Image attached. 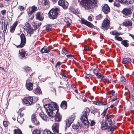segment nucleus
Segmentation results:
<instances>
[{"label":"nucleus","instance_id":"1","mask_svg":"<svg viewBox=\"0 0 134 134\" xmlns=\"http://www.w3.org/2000/svg\"><path fill=\"white\" fill-rule=\"evenodd\" d=\"M113 116L111 113L109 114H107L106 115V119L105 121V124L103 125V124L102 121L100 122L101 125V128L102 130H104L110 128V130L111 131H114L115 128L114 127H111L113 125V122L112 120L113 118Z\"/></svg>","mask_w":134,"mask_h":134},{"label":"nucleus","instance_id":"2","mask_svg":"<svg viewBox=\"0 0 134 134\" xmlns=\"http://www.w3.org/2000/svg\"><path fill=\"white\" fill-rule=\"evenodd\" d=\"M96 0H81L80 4L87 10L92 9L97 7Z\"/></svg>","mask_w":134,"mask_h":134},{"label":"nucleus","instance_id":"3","mask_svg":"<svg viewBox=\"0 0 134 134\" xmlns=\"http://www.w3.org/2000/svg\"><path fill=\"white\" fill-rule=\"evenodd\" d=\"M58 107L57 104L54 102L51 103L50 104H46L44 106L48 116H52L54 115V113H53V115H50L53 110Z\"/></svg>","mask_w":134,"mask_h":134},{"label":"nucleus","instance_id":"4","mask_svg":"<svg viewBox=\"0 0 134 134\" xmlns=\"http://www.w3.org/2000/svg\"><path fill=\"white\" fill-rule=\"evenodd\" d=\"M58 107L57 108V109H55L52 111L50 115H52L53 114V112L54 113V115L52 116H49L51 117H55V120L56 121L59 122L61 121L62 119V116L60 115V114L58 112L59 111V109H58Z\"/></svg>","mask_w":134,"mask_h":134},{"label":"nucleus","instance_id":"5","mask_svg":"<svg viewBox=\"0 0 134 134\" xmlns=\"http://www.w3.org/2000/svg\"><path fill=\"white\" fill-rule=\"evenodd\" d=\"M23 104L26 106L31 105L34 104L33 97L31 96L25 97L23 100Z\"/></svg>","mask_w":134,"mask_h":134},{"label":"nucleus","instance_id":"6","mask_svg":"<svg viewBox=\"0 0 134 134\" xmlns=\"http://www.w3.org/2000/svg\"><path fill=\"white\" fill-rule=\"evenodd\" d=\"M87 114V111L85 110L83 111L80 119L82 122L86 125H88L89 124V122L88 120Z\"/></svg>","mask_w":134,"mask_h":134},{"label":"nucleus","instance_id":"7","mask_svg":"<svg viewBox=\"0 0 134 134\" xmlns=\"http://www.w3.org/2000/svg\"><path fill=\"white\" fill-rule=\"evenodd\" d=\"M58 15V13L57 11L54 9H51L48 14L49 18L52 19H56Z\"/></svg>","mask_w":134,"mask_h":134},{"label":"nucleus","instance_id":"8","mask_svg":"<svg viewBox=\"0 0 134 134\" xmlns=\"http://www.w3.org/2000/svg\"><path fill=\"white\" fill-rule=\"evenodd\" d=\"M24 27V29H26L27 34H30V36H31V35L33 34L34 33V31L35 30V28L34 29L31 27L30 24L27 22L25 23Z\"/></svg>","mask_w":134,"mask_h":134},{"label":"nucleus","instance_id":"9","mask_svg":"<svg viewBox=\"0 0 134 134\" xmlns=\"http://www.w3.org/2000/svg\"><path fill=\"white\" fill-rule=\"evenodd\" d=\"M21 43L20 44L16 46L17 48H20L23 47L25 45L26 42V39L24 35L21 34L20 36Z\"/></svg>","mask_w":134,"mask_h":134},{"label":"nucleus","instance_id":"10","mask_svg":"<svg viewBox=\"0 0 134 134\" xmlns=\"http://www.w3.org/2000/svg\"><path fill=\"white\" fill-rule=\"evenodd\" d=\"M110 23L109 20L107 18L105 19L102 24V28L104 30H106L109 28Z\"/></svg>","mask_w":134,"mask_h":134},{"label":"nucleus","instance_id":"11","mask_svg":"<svg viewBox=\"0 0 134 134\" xmlns=\"http://www.w3.org/2000/svg\"><path fill=\"white\" fill-rule=\"evenodd\" d=\"M59 124L58 123H54L52 126V129L54 134H58L59 132Z\"/></svg>","mask_w":134,"mask_h":134},{"label":"nucleus","instance_id":"12","mask_svg":"<svg viewBox=\"0 0 134 134\" xmlns=\"http://www.w3.org/2000/svg\"><path fill=\"white\" fill-rule=\"evenodd\" d=\"M122 13L124 17L128 16L131 14V10L130 8H125L122 10Z\"/></svg>","mask_w":134,"mask_h":134},{"label":"nucleus","instance_id":"13","mask_svg":"<svg viewBox=\"0 0 134 134\" xmlns=\"http://www.w3.org/2000/svg\"><path fill=\"white\" fill-rule=\"evenodd\" d=\"M59 5L61 6L64 9H66L68 5V2L65 0H59L58 2Z\"/></svg>","mask_w":134,"mask_h":134},{"label":"nucleus","instance_id":"14","mask_svg":"<svg viewBox=\"0 0 134 134\" xmlns=\"http://www.w3.org/2000/svg\"><path fill=\"white\" fill-rule=\"evenodd\" d=\"M81 24L85 25L90 28H93L95 27L91 23L83 19H81Z\"/></svg>","mask_w":134,"mask_h":134},{"label":"nucleus","instance_id":"15","mask_svg":"<svg viewBox=\"0 0 134 134\" xmlns=\"http://www.w3.org/2000/svg\"><path fill=\"white\" fill-rule=\"evenodd\" d=\"M75 116L74 115H72L70 116L68 119L66 121V124L67 126L69 127L71 125V123L74 121L75 119Z\"/></svg>","mask_w":134,"mask_h":134},{"label":"nucleus","instance_id":"16","mask_svg":"<svg viewBox=\"0 0 134 134\" xmlns=\"http://www.w3.org/2000/svg\"><path fill=\"white\" fill-rule=\"evenodd\" d=\"M31 121L33 124L36 125H38L40 122L37 119L36 115L33 114L31 116Z\"/></svg>","mask_w":134,"mask_h":134},{"label":"nucleus","instance_id":"17","mask_svg":"<svg viewBox=\"0 0 134 134\" xmlns=\"http://www.w3.org/2000/svg\"><path fill=\"white\" fill-rule=\"evenodd\" d=\"M19 57L20 59H22L23 58L24 59H26V57H25L26 54V52L22 49L20 50L19 51Z\"/></svg>","mask_w":134,"mask_h":134},{"label":"nucleus","instance_id":"18","mask_svg":"<svg viewBox=\"0 0 134 134\" xmlns=\"http://www.w3.org/2000/svg\"><path fill=\"white\" fill-rule=\"evenodd\" d=\"M102 10L105 14H107L110 12V8L108 5L105 4L102 8Z\"/></svg>","mask_w":134,"mask_h":134},{"label":"nucleus","instance_id":"19","mask_svg":"<svg viewBox=\"0 0 134 134\" xmlns=\"http://www.w3.org/2000/svg\"><path fill=\"white\" fill-rule=\"evenodd\" d=\"M36 16V18L42 21L43 19V13L41 12H38Z\"/></svg>","mask_w":134,"mask_h":134},{"label":"nucleus","instance_id":"20","mask_svg":"<svg viewBox=\"0 0 134 134\" xmlns=\"http://www.w3.org/2000/svg\"><path fill=\"white\" fill-rule=\"evenodd\" d=\"M123 24L124 25L126 26H129L132 25V23L131 20L126 19L123 23Z\"/></svg>","mask_w":134,"mask_h":134},{"label":"nucleus","instance_id":"21","mask_svg":"<svg viewBox=\"0 0 134 134\" xmlns=\"http://www.w3.org/2000/svg\"><path fill=\"white\" fill-rule=\"evenodd\" d=\"M33 85L32 83L30 82H27L26 84V88L29 91L32 90L33 88Z\"/></svg>","mask_w":134,"mask_h":134},{"label":"nucleus","instance_id":"22","mask_svg":"<svg viewBox=\"0 0 134 134\" xmlns=\"http://www.w3.org/2000/svg\"><path fill=\"white\" fill-rule=\"evenodd\" d=\"M33 92L34 93L37 95H39L42 93L39 87H37L36 88L34 89L33 91Z\"/></svg>","mask_w":134,"mask_h":134},{"label":"nucleus","instance_id":"23","mask_svg":"<svg viewBox=\"0 0 134 134\" xmlns=\"http://www.w3.org/2000/svg\"><path fill=\"white\" fill-rule=\"evenodd\" d=\"M37 8V7L34 5L32 6L31 7V10H29L28 12L29 15H31L34 13L36 11Z\"/></svg>","mask_w":134,"mask_h":134},{"label":"nucleus","instance_id":"24","mask_svg":"<svg viewBox=\"0 0 134 134\" xmlns=\"http://www.w3.org/2000/svg\"><path fill=\"white\" fill-rule=\"evenodd\" d=\"M64 21L66 23V26L68 27L70 25V23H71V20L68 17H65L64 19Z\"/></svg>","mask_w":134,"mask_h":134},{"label":"nucleus","instance_id":"25","mask_svg":"<svg viewBox=\"0 0 134 134\" xmlns=\"http://www.w3.org/2000/svg\"><path fill=\"white\" fill-rule=\"evenodd\" d=\"M17 25L16 22H15L13 25L12 26L10 27V31L12 33H13L15 29V27Z\"/></svg>","mask_w":134,"mask_h":134},{"label":"nucleus","instance_id":"26","mask_svg":"<svg viewBox=\"0 0 134 134\" xmlns=\"http://www.w3.org/2000/svg\"><path fill=\"white\" fill-rule=\"evenodd\" d=\"M131 59L129 58H124L122 61V63L124 64H127L129 63Z\"/></svg>","mask_w":134,"mask_h":134},{"label":"nucleus","instance_id":"27","mask_svg":"<svg viewBox=\"0 0 134 134\" xmlns=\"http://www.w3.org/2000/svg\"><path fill=\"white\" fill-rule=\"evenodd\" d=\"M60 106L63 109H65L67 108V103L65 101H63L61 103Z\"/></svg>","mask_w":134,"mask_h":134},{"label":"nucleus","instance_id":"28","mask_svg":"<svg viewBox=\"0 0 134 134\" xmlns=\"http://www.w3.org/2000/svg\"><path fill=\"white\" fill-rule=\"evenodd\" d=\"M40 51L42 53H48L50 51L49 49L45 47H44L41 49Z\"/></svg>","mask_w":134,"mask_h":134},{"label":"nucleus","instance_id":"29","mask_svg":"<svg viewBox=\"0 0 134 134\" xmlns=\"http://www.w3.org/2000/svg\"><path fill=\"white\" fill-rule=\"evenodd\" d=\"M40 115L41 117L43 120L45 121L47 120V116L45 114L43 113H40Z\"/></svg>","mask_w":134,"mask_h":134},{"label":"nucleus","instance_id":"30","mask_svg":"<svg viewBox=\"0 0 134 134\" xmlns=\"http://www.w3.org/2000/svg\"><path fill=\"white\" fill-rule=\"evenodd\" d=\"M41 24V23L40 22H36V23H33L32 24L33 26H35V29L34 30H36L37 26L38 27H39L40 26Z\"/></svg>","mask_w":134,"mask_h":134},{"label":"nucleus","instance_id":"31","mask_svg":"<svg viewBox=\"0 0 134 134\" xmlns=\"http://www.w3.org/2000/svg\"><path fill=\"white\" fill-rule=\"evenodd\" d=\"M127 40H124L121 42V43L125 47H127L129 45V44L127 43Z\"/></svg>","mask_w":134,"mask_h":134},{"label":"nucleus","instance_id":"32","mask_svg":"<svg viewBox=\"0 0 134 134\" xmlns=\"http://www.w3.org/2000/svg\"><path fill=\"white\" fill-rule=\"evenodd\" d=\"M14 134H23L22 133L19 129H15L14 130Z\"/></svg>","mask_w":134,"mask_h":134},{"label":"nucleus","instance_id":"33","mask_svg":"<svg viewBox=\"0 0 134 134\" xmlns=\"http://www.w3.org/2000/svg\"><path fill=\"white\" fill-rule=\"evenodd\" d=\"M24 69L25 71L27 72H31V71L30 68L28 66H25L24 67Z\"/></svg>","mask_w":134,"mask_h":134},{"label":"nucleus","instance_id":"34","mask_svg":"<svg viewBox=\"0 0 134 134\" xmlns=\"http://www.w3.org/2000/svg\"><path fill=\"white\" fill-rule=\"evenodd\" d=\"M133 0H126L125 1L124 3L125 4L128 5L133 3Z\"/></svg>","mask_w":134,"mask_h":134},{"label":"nucleus","instance_id":"35","mask_svg":"<svg viewBox=\"0 0 134 134\" xmlns=\"http://www.w3.org/2000/svg\"><path fill=\"white\" fill-rule=\"evenodd\" d=\"M17 120L19 123L20 124H22L24 121V119L23 118L19 117V116H18Z\"/></svg>","mask_w":134,"mask_h":134},{"label":"nucleus","instance_id":"36","mask_svg":"<svg viewBox=\"0 0 134 134\" xmlns=\"http://www.w3.org/2000/svg\"><path fill=\"white\" fill-rule=\"evenodd\" d=\"M43 134H54L49 130H45L43 132Z\"/></svg>","mask_w":134,"mask_h":134},{"label":"nucleus","instance_id":"37","mask_svg":"<svg viewBox=\"0 0 134 134\" xmlns=\"http://www.w3.org/2000/svg\"><path fill=\"white\" fill-rule=\"evenodd\" d=\"M32 134H41L40 130H35L32 132Z\"/></svg>","mask_w":134,"mask_h":134},{"label":"nucleus","instance_id":"38","mask_svg":"<svg viewBox=\"0 0 134 134\" xmlns=\"http://www.w3.org/2000/svg\"><path fill=\"white\" fill-rule=\"evenodd\" d=\"M114 38L115 40L119 41H121L122 40L121 37L118 36H115L114 37Z\"/></svg>","mask_w":134,"mask_h":134},{"label":"nucleus","instance_id":"39","mask_svg":"<svg viewBox=\"0 0 134 134\" xmlns=\"http://www.w3.org/2000/svg\"><path fill=\"white\" fill-rule=\"evenodd\" d=\"M42 3L44 5H48L49 4L48 0H42Z\"/></svg>","mask_w":134,"mask_h":134},{"label":"nucleus","instance_id":"40","mask_svg":"<svg viewBox=\"0 0 134 134\" xmlns=\"http://www.w3.org/2000/svg\"><path fill=\"white\" fill-rule=\"evenodd\" d=\"M112 35H116V36L120 35V33L116 31H112Z\"/></svg>","mask_w":134,"mask_h":134},{"label":"nucleus","instance_id":"41","mask_svg":"<svg viewBox=\"0 0 134 134\" xmlns=\"http://www.w3.org/2000/svg\"><path fill=\"white\" fill-rule=\"evenodd\" d=\"M101 81H102L103 82L106 83L107 82L108 83H109V79L107 78H104L102 79L101 80Z\"/></svg>","mask_w":134,"mask_h":134},{"label":"nucleus","instance_id":"42","mask_svg":"<svg viewBox=\"0 0 134 134\" xmlns=\"http://www.w3.org/2000/svg\"><path fill=\"white\" fill-rule=\"evenodd\" d=\"M52 27L50 26H46V30L47 32L49 31L51 29Z\"/></svg>","mask_w":134,"mask_h":134},{"label":"nucleus","instance_id":"43","mask_svg":"<svg viewBox=\"0 0 134 134\" xmlns=\"http://www.w3.org/2000/svg\"><path fill=\"white\" fill-rule=\"evenodd\" d=\"M67 51L65 49H63L62 50V53L63 55H65L67 53Z\"/></svg>","mask_w":134,"mask_h":134},{"label":"nucleus","instance_id":"44","mask_svg":"<svg viewBox=\"0 0 134 134\" xmlns=\"http://www.w3.org/2000/svg\"><path fill=\"white\" fill-rule=\"evenodd\" d=\"M108 108H107L101 114V115H102L103 118H104L105 115L106 114L107 112V111Z\"/></svg>","mask_w":134,"mask_h":134},{"label":"nucleus","instance_id":"45","mask_svg":"<svg viewBox=\"0 0 134 134\" xmlns=\"http://www.w3.org/2000/svg\"><path fill=\"white\" fill-rule=\"evenodd\" d=\"M102 18V16L101 14H100L96 17V19L97 20H99L101 19Z\"/></svg>","mask_w":134,"mask_h":134},{"label":"nucleus","instance_id":"46","mask_svg":"<svg viewBox=\"0 0 134 134\" xmlns=\"http://www.w3.org/2000/svg\"><path fill=\"white\" fill-rule=\"evenodd\" d=\"M9 122L8 121H4L3 124L5 127H7L8 125Z\"/></svg>","mask_w":134,"mask_h":134},{"label":"nucleus","instance_id":"47","mask_svg":"<svg viewBox=\"0 0 134 134\" xmlns=\"http://www.w3.org/2000/svg\"><path fill=\"white\" fill-rule=\"evenodd\" d=\"M109 94H111L112 96H113L115 93V91L114 90H112L109 92Z\"/></svg>","mask_w":134,"mask_h":134},{"label":"nucleus","instance_id":"48","mask_svg":"<svg viewBox=\"0 0 134 134\" xmlns=\"http://www.w3.org/2000/svg\"><path fill=\"white\" fill-rule=\"evenodd\" d=\"M120 79L121 81L123 82H125L126 81V80L125 79V77H124L122 76H121Z\"/></svg>","mask_w":134,"mask_h":134},{"label":"nucleus","instance_id":"49","mask_svg":"<svg viewBox=\"0 0 134 134\" xmlns=\"http://www.w3.org/2000/svg\"><path fill=\"white\" fill-rule=\"evenodd\" d=\"M93 72L95 75H96L99 72V71L97 69H94Z\"/></svg>","mask_w":134,"mask_h":134},{"label":"nucleus","instance_id":"50","mask_svg":"<svg viewBox=\"0 0 134 134\" xmlns=\"http://www.w3.org/2000/svg\"><path fill=\"white\" fill-rule=\"evenodd\" d=\"M72 128L74 129H77L78 128L79 126L78 125H72Z\"/></svg>","mask_w":134,"mask_h":134},{"label":"nucleus","instance_id":"51","mask_svg":"<svg viewBox=\"0 0 134 134\" xmlns=\"http://www.w3.org/2000/svg\"><path fill=\"white\" fill-rule=\"evenodd\" d=\"M51 90L55 94H56V91L55 88L53 87L51 88Z\"/></svg>","mask_w":134,"mask_h":134},{"label":"nucleus","instance_id":"52","mask_svg":"<svg viewBox=\"0 0 134 134\" xmlns=\"http://www.w3.org/2000/svg\"><path fill=\"white\" fill-rule=\"evenodd\" d=\"M100 104L102 105H105L107 104V103L102 101H100L99 102V105H100Z\"/></svg>","mask_w":134,"mask_h":134},{"label":"nucleus","instance_id":"53","mask_svg":"<svg viewBox=\"0 0 134 134\" xmlns=\"http://www.w3.org/2000/svg\"><path fill=\"white\" fill-rule=\"evenodd\" d=\"M6 11L5 10H3L1 11V13L2 15H5L6 13Z\"/></svg>","mask_w":134,"mask_h":134},{"label":"nucleus","instance_id":"54","mask_svg":"<svg viewBox=\"0 0 134 134\" xmlns=\"http://www.w3.org/2000/svg\"><path fill=\"white\" fill-rule=\"evenodd\" d=\"M101 74L100 73H99V72L96 75V76L99 79H100L101 76Z\"/></svg>","mask_w":134,"mask_h":134},{"label":"nucleus","instance_id":"55","mask_svg":"<svg viewBox=\"0 0 134 134\" xmlns=\"http://www.w3.org/2000/svg\"><path fill=\"white\" fill-rule=\"evenodd\" d=\"M95 124V122L93 120H92L91 122L90 125L91 126H93Z\"/></svg>","mask_w":134,"mask_h":134},{"label":"nucleus","instance_id":"56","mask_svg":"<svg viewBox=\"0 0 134 134\" xmlns=\"http://www.w3.org/2000/svg\"><path fill=\"white\" fill-rule=\"evenodd\" d=\"M19 9L21 11L23 10H24V8L21 6H19Z\"/></svg>","mask_w":134,"mask_h":134},{"label":"nucleus","instance_id":"57","mask_svg":"<svg viewBox=\"0 0 134 134\" xmlns=\"http://www.w3.org/2000/svg\"><path fill=\"white\" fill-rule=\"evenodd\" d=\"M62 64V62H57V63L56 65H55V67H56L57 66H59L60 65Z\"/></svg>","mask_w":134,"mask_h":134},{"label":"nucleus","instance_id":"58","mask_svg":"<svg viewBox=\"0 0 134 134\" xmlns=\"http://www.w3.org/2000/svg\"><path fill=\"white\" fill-rule=\"evenodd\" d=\"M84 49L85 51H88L89 49V47L87 46H85L84 47Z\"/></svg>","mask_w":134,"mask_h":134},{"label":"nucleus","instance_id":"59","mask_svg":"<svg viewBox=\"0 0 134 134\" xmlns=\"http://www.w3.org/2000/svg\"><path fill=\"white\" fill-rule=\"evenodd\" d=\"M8 24L7 23L6 24L5 23L4 24V30H6L7 28V26L8 25Z\"/></svg>","mask_w":134,"mask_h":134},{"label":"nucleus","instance_id":"60","mask_svg":"<svg viewBox=\"0 0 134 134\" xmlns=\"http://www.w3.org/2000/svg\"><path fill=\"white\" fill-rule=\"evenodd\" d=\"M88 20L90 21H92V17L91 16H89L88 18Z\"/></svg>","mask_w":134,"mask_h":134},{"label":"nucleus","instance_id":"61","mask_svg":"<svg viewBox=\"0 0 134 134\" xmlns=\"http://www.w3.org/2000/svg\"><path fill=\"white\" fill-rule=\"evenodd\" d=\"M61 75L62 76H64V77H66V78L68 76L67 75H66V74H65L61 73Z\"/></svg>","mask_w":134,"mask_h":134},{"label":"nucleus","instance_id":"62","mask_svg":"<svg viewBox=\"0 0 134 134\" xmlns=\"http://www.w3.org/2000/svg\"><path fill=\"white\" fill-rule=\"evenodd\" d=\"M66 57L67 58H69V57H74V55L71 54L70 55H66Z\"/></svg>","mask_w":134,"mask_h":134},{"label":"nucleus","instance_id":"63","mask_svg":"<svg viewBox=\"0 0 134 134\" xmlns=\"http://www.w3.org/2000/svg\"><path fill=\"white\" fill-rule=\"evenodd\" d=\"M93 103L95 104L99 105V101L98 102L94 101L93 102Z\"/></svg>","mask_w":134,"mask_h":134},{"label":"nucleus","instance_id":"64","mask_svg":"<svg viewBox=\"0 0 134 134\" xmlns=\"http://www.w3.org/2000/svg\"><path fill=\"white\" fill-rule=\"evenodd\" d=\"M129 35L133 39H134V35H132L131 34H129Z\"/></svg>","mask_w":134,"mask_h":134}]
</instances>
